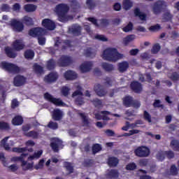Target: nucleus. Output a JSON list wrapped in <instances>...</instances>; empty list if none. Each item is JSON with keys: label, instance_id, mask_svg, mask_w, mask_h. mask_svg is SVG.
I'll return each instance as SVG.
<instances>
[{"label": "nucleus", "instance_id": "obj_1", "mask_svg": "<svg viewBox=\"0 0 179 179\" xmlns=\"http://www.w3.org/2000/svg\"><path fill=\"white\" fill-rule=\"evenodd\" d=\"M102 57L105 61L117 62L118 59L122 58V55L118 52V50L116 48H109L103 50Z\"/></svg>", "mask_w": 179, "mask_h": 179}, {"label": "nucleus", "instance_id": "obj_2", "mask_svg": "<svg viewBox=\"0 0 179 179\" xmlns=\"http://www.w3.org/2000/svg\"><path fill=\"white\" fill-rule=\"evenodd\" d=\"M46 33L47 31L45 29L42 27H34L29 31V35L31 36V37H37L39 45H45V37H44V36H45Z\"/></svg>", "mask_w": 179, "mask_h": 179}, {"label": "nucleus", "instance_id": "obj_3", "mask_svg": "<svg viewBox=\"0 0 179 179\" xmlns=\"http://www.w3.org/2000/svg\"><path fill=\"white\" fill-rule=\"evenodd\" d=\"M55 12L59 17V22H66V14L69 12V6L65 3H59L55 7Z\"/></svg>", "mask_w": 179, "mask_h": 179}, {"label": "nucleus", "instance_id": "obj_4", "mask_svg": "<svg viewBox=\"0 0 179 179\" xmlns=\"http://www.w3.org/2000/svg\"><path fill=\"white\" fill-rule=\"evenodd\" d=\"M28 153H22L20 157H13L11 160L12 162H21L23 171H27V170H31L33 169V163H28L24 161V157L28 156Z\"/></svg>", "mask_w": 179, "mask_h": 179}, {"label": "nucleus", "instance_id": "obj_5", "mask_svg": "<svg viewBox=\"0 0 179 179\" xmlns=\"http://www.w3.org/2000/svg\"><path fill=\"white\" fill-rule=\"evenodd\" d=\"M122 103L124 107L127 108L133 107V108H139L141 107V102L138 100L134 99V97L130 95H126L122 98Z\"/></svg>", "mask_w": 179, "mask_h": 179}, {"label": "nucleus", "instance_id": "obj_6", "mask_svg": "<svg viewBox=\"0 0 179 179\" xmlns=\"http://www.w3.org/2000/svg\"><path fill=\"white\" fill-rule=\"evenodd\" d=\"M1 66L2 69H4V71H6L8 73H19V72H20V68L13 63L2 62Z\"/></svg>", "mask_w": 179, "mask_h": 179}, {"label": "nucleus", "instance_id": "obj_7", "mask_svg": "<svg viewBox=\"0 0 179 179\" xmlns=\"http://www.w3.org/2000/svg\"><path fill=\"white\" fill-rule=\"evenodd\" d=\"M134 155L137 157H148L150 155V150L145 145H141L134 150Z\"/></svg>", "mask_w": 179, "mask_h": 179}, {"label": "nucleus", "instance_id": "obj_8", "mask_svg": "<svg viewBox=\"0 0 179 179\" xmlns=\"http://www.w3.org/2000/svg\"><path fill=\"white\" fill-rule=\"evenodd\" d=\"M166 2L164 1L158 0L152 5V12L154 15H159L162 10L166 9Z\"/></svg>", "mask_w": 179, "mask_h": 179}, {"label": "nucleus", "instance_id": "obj_9", "mask_svg": "<svg viewBox=\"0 0 179 179\" xmlns=\"http://www.w3.org/2000/svg\"><path fill=\"white\" fill-rule=\"evenodd\" d=\"M43 97L45 100H47V101H50V103H52V104H55V106H57V107L64 106V101H62V100L54 98V96L48 92L45 93Z\"/></svg>", "mask_w": 179, "mask_h": 179}, {"label": "nucleus", "instance_id": "obj_10", "mask_svg": "<svg viewBox=\"0 0 179 179\" xmlns=\"http://www.w3.org/2000/svg\"><path fill=\"white\" fill-rule=\"evenodd\" d=\"M10 26L14 31H17V33H20L24 30V24H23V22L16 19H13L10 21Z\"/></svg>", "mask_w": 179, "mask_h": 179}, {"label": "nucleus", "instance_id": "obj_11", "mask_svg": "<svg viewBox=\"0 0 179 179\" xmlns=\"http://www.w3.org/2000/svg\"><path fill=\"white\" fill-rule=\"evenodd\" d=\"M72 62V58L67 55H62L58 60V64L62 67L69 66Z\"/></svg>", "mask_w": 179, "mask_h": 179}, {"label": "nucleus", "instance_id": "obj_12", "mask_svg": "<svg viewBox=\"0 0 179 179\" xmlns=\"http://www.w3.org/2000/svg\"><path fill=\"white\" fill-rule=\"evenodd\" d=\"M130 89L134 93H137L138 94H139L143 90V87L142 85V83H139L138 81L134 80L130 84Z\"/></svg>", "mask_w": 179, "mask_h": 179}, {"label": "nucleus", "instance_id": "obj_13", "mask_svg": "<svg viewBox=\"0 0 179 179\" xmlns=\"http://www.w3.org/2000/svg\"><path fill=\"white\" fill-rule=\"evenodd\" d=\"M26 82H27V78L20 75L16 76L13 79V84L16 87L24 86V85H26Z\"/></svg>", "mask_w": 179, "mask_h": 179}, {"label": "nucleus", "instance_id": "obj_14", "mask_svg": "<svg viewBox=\"0 0 179 179\" xmlns=\"http://www.w3.org/2000/svg\"><path fill=\"white\" fill-rule=\"evenodd\" d=\"M53 141H54L50 143V148L55 153H58V152H59V148L64 146V145H62V141L59 140V138H54Z\"/></svg>", "mask_w": 179, "mask_h": 179}, {"label": "nucleus", "instance_id": "obj_15", "mask_svg": "<svg viewBox=\"0 0 179 179\" xmlns=\"http://www.w3.org/2000/svg\"><path fill=\"white\" fill-rule=\"evenodd\" d=\"M42 26L43 27H45L46 30H50V31L55 30V27H56L55 22H54V21L48 18H45L43 20Z\"/></svg>", "mask_w": 179, "mask_h": 179}, {"label": "nucleus", "instance_id": "obj_16", "mask_svg": "<svg viewBox=\"0 0 179 179\" xmlns=\"http://www.w3.org/2000/svg\"><path fill=\"white\" fill-rule=\"evenodd\" d=\"M57 80H58V73L55 72H51L44 78L45 83H54Z\"/></svg>", "mask_w": 179, "mask_h": 179}, {"label": "nucleus", "instance_id": "obj_17", "mask_svg": "<svg viewBox=\"0 0 179 179\" xmlns=\"http://www.w3.org/2000/svg\"><path fill=\"white\" fill-rule=\"evenodd\" d=\"M94 90L99 96V97H104L107 95V90L106 89L103 88V86L100 84H96L94 85Z\"/></svg>", "mask_w": 179, "mask_h": 179}, {"label": "nucleus", "instance_id": "obj_18", "mask_svg": "<svg viewBox=\"0 0 179 179\" xmlns=\"http://www.w3.org/2000/svg\"><path fill=\"white\" fill-rule=\"evenodd\" d=\"M69 31L73 36H79L82 34V27L78 24H73L69 29Z\"/></svg>", "mask_w": 179, "mask_h": 179}, {"label": "nucleus", "instance_id": "obj_19", "mask_svg": "<svg viewBox=\"0 0 179 179\" xmlns=\"http://www.w3.org/2000/svg\"><path fill=\"white\" fill-rule=\"evenodd\" d=\"M93 67V63L92 62H85L80 66V69L83 73L86 72H90Z\"/></svg>", "mask_w": 179, "mask_h": 179}, {"label": "nucleus", "instance_id": "obj_20", "mask_svg": "<svg viewBox=\"0 0 179 179\" xmlns=\"http://www.w3.org/2000/svg\"><path fill=\"white\" fill-rule=\"evenodd\" d=\"M12 47L15 51H22L24 48V43L20 39H16L13 42Z\"/></svg>", "mask_w": 179, "mask_h": 179}, {"label": "nucleus", "instance_id": "obj_21", "mask_svg": "<svg viewBox=\"0 0 179 179\" xmlns=\"http://www.w3.org/2000/svg\"><path fill=\"white\" fill-rule=\"evenodd\" d=\"M66 80H75L78 78V74L73 71L69 70L64 74Z\"/></svg>", "mask_w": 179, "mask_h": 179}, {"label": "nucleus", "instance_id": "obj_22", "mask_svg": "<svg viewBox=\"0 0 179 179\" xmlns=\"http://www.w3.org/2000/svg\"><path fill=\"white\" fill-rule=\"evenodd\" d=\"M107 163L109 167H117L118 163H120V160L115 157H109Z\"/></svg>", "mask_w": 179, "mask_h": 179}, {"label": "nucleus", "instance_id": "obj_23", "mask_svg": "<svg viewBox=\"0 0 179 179\" xmlns=\"http://www.w3.org/2000/svg\"><path fill=\"white\" fill-rule=\"evenodd\" d=\"M23 117L20 115L15 116L11 121L13 125H15V127H19V125H22V124H23Z\"/></svg>", "mask_w": 179, "mask_h": 179}, {"label": "nucleus", "instance_id": "obj_24", "mask_svg": "<svg viewBox=\"0 0 179 179\" xmlns=\"http://www.w3.org/2000/svg\"><path fill=\"white\" fill-rule=\"evenodd\" d=\"M4 51L8 58H16V57H17V54L14 52L13 49L9 46L6 47Z\"/></svg>", "mask_w": 179, "mask_h": 179}, {"label": "nucleus", "instance_id": "obj_25", "mask_svg": "<svg viewBox=\"0 0 179 179\" xmlns=\"http://www.w3.org/2000/svg\"><path fill=\"white\" fill-rule=\"evenodd\" d=\"M134 15L136 17H139L140 20H146L147 15L145 13H142L139 8L134 9Z\"/></svg>", "mask_w": 179, "mask_h": 179}, {"label": "nucleus", "instance_id": "obj_26", "mask_svg": "<svg viewBox=\"0 0 179 179\" xmlns=\"http://www.w3.org/2000/svg\"><path fill=\"white\" fill-rule=\"evenodd\" d=\"M22 24L25 26H34V21H33V18L29 17L28 15H25L22 19Z\"/></svg>", "mask_w": 179, "mask_h": 179}, {"label": "nucleus", "instance_id": "obj_27", "mask_svg": "<svg viewBox=\"0 0 179 179\" xmlns=\"http://www.w3.org/2000/svg\"><path fill=\"white\" fill-rule=\"evenodd\" d=\"M52 118L55 121L62 120V111L59 109H55L52 114Z\"/></svg>", "mask_w": 179, "mask_h": 179}, {"label": "nucleus", "instance_id": "obj_28", "mask_svg": "<svg viewBox=\"0 0 179 179\" xmlns=\"http://www.w3.org/2000/svg\"><path fill=\"white\" fill-rule=\"evenodd\" d=\"M129 68V63L128 62H122L118 64V70L123 73L127 71Z\"/></svg>", "mask_w": 179, "mask_h": 179}, {"label": "nucleus", "instance_id": "obj_29", "mask_svg": "<svg viewBox=\"0 0 179 179\" xmlns=\"http://www.w3.org/2000/svg\"><path fill=\"white\" fill-rule=\"evenodd\" d=\"M84 55L87 57V58H93V57L96 56V52L92 48H87L84 50Z\"/></svg>", "mask_w": 179, "mask_h": 179}, {"label": "nucleus", "instance_id": "obj_30", "mask_svg": "<svg viewBox=\"0 0 179 179\" xmlns=\"http://www.w3.org/2000/svg\"><path fill=\"white\" fill-rule=\"evenodd\" d=\"M106 176L110 179L118 178V177H120V173H118L117 169H110Z\"/></svg>", "mask_w": 179, "mask_h": 179}, {"label": "nucleus", "instance_id": "obj_31", "mask_svg": "<svg viewBox=\"0 0 179 179\" xmlns=\"http://www.w3.org/2000/svg\"><path fill=\"white\" fill-rule=\"evenodd\" d=\"M24 136H27V138H32V139H38L40 134L34 130H32L28 133H24Z\"/></svg>", "mask_w": 179, "mask_h": 179}, {"label": "nucleus", "instance_id": "obj_32", "mask_svg": "<svg viewBox=\"0 0 179 179\" xmlns=\"http://www.w3.org/2000/svg\"><path fill=\"white\" fill-rule=\"evenodd\" d=\"M13 152H14L15 153H24V152H33L34 150L33 148H29L27 150V148H18V147H15L13 148Z\"/></svg>", "mask_w": 179, "mask_h": 179}, {"label": "nucleus", "instance_id": "obj_33", "mask_svg": "<svg viewBox=\"0 0 179 179\" xmlns=\"http://www.w3.org/2000/svg\"><path fill=\"white\" fill-rule=\"evenodd\" d=\"M80 117L82 118V122L83 124V127H90V121H89V118L87 117L85 113H78Z\"/></svg>", "mask_w": 179, "mask_h": 179}, {"label": "nucleus", "instance_id": "obj_34", "mask_svg": "<svg viewBox=\"0 0 179 179\" xmlns=\"http://www.w3.org/2000/svg\"><path fill=\"white\" fill-rule=\"evenodd\" d=\"M122 5L125 10H129L134 6V2L131 0H123Z\"/></svg>", "mask_w": 179, "mask_h": 179}, {"label": "nucleus", "instance_id": "obj_35", "mask_svg": "<svg viewBox=\"0 0 179 179\" xmlns=\"http://www.w3.org/2000/svg\"><path fill=\"white\" fill-rule=\"evenodd\" d=\"M135 38H136V36L134 34H130V35L127 36L123 39L124 45H128V44H129V43H132V41H134V40H135Z\"/></svg>", "mask_w": 179, "mask_h": 179}, {"label": "nucleus", "instance_id": "obj_36", "mask_svg": "<svg viewBox=\"0 0 179 179\" xmlns=\"http://www.w3.org/2000/svg\"><path fill=\"white\" fill-rule=\"evenodd\" d=\"M37 9V6L34 4H26L24 6V10L25 12H27L28 13L30 12H35V10Z\"/></svg>", "mask_w": 179, "mask_h": 179}, {"label": "nucleus", "instance_id": "obj_37", "mask_svg": "<svg viewBox=\"0 0 179 179\" xmlns=\"http://www.w3.org/2000/svg\"><path fill=\"white\" fill-rule=\"evenodd\" d=\"M170 146L174 152H179V141L178 140H172L171 141Z\"/></svg>", "mask_w": 179, "mask_h": 179}, {"label": "nucleus", "instance_id": "obj_38", "mask_svg": "<svg viewBox=\"0 0 179 179\" xmlns=\"http://www.w3.org/2000/svg\"><path fill=\"white\" fill-rule=\"evenodd\" d=\"M24 57L26 59H33L34 58V51L30 49L25 50Z\"/></svg>", "mask_w": 179, "mask_h": 179}, {"label": "nucleus", "instance_id": "obj_39", "mask_svg": "<svg viewBox=\"0 0 179 179\" xmlns=\"http://www.w3.org/2000/svg\"><path fill=\"white\" fill-rule=\"evenodd\" d=\"M34 71H35V73H37L38 75L44 73V68H43L40 64H34Z\"/></svg>", "mask_w": 179, "mask_h": 179}, {"label": "nucleus", "instance_id": "obj_40", "mask_svg": "<svg viewBox=\"0 0 179 179\" xmlns=\"http://www.w3.org/2000/svg\"><path fill=\"white\" fill-rule=\"evenodd\" d=\"M46 68L48 71H52L55 69V60L54 59H50L47 62Z\"/></svg>", "mask_w": 179, "mask_h": 179}, {"label": "nucleus", "instance_id": "obj_41", "mask_svg": "<svg viewBox=\"0 0 179 179\" xmlns=\"http://www.w3.org/2000/svg\"><path fill=\"white\" fill-rule=\"evenodd\" d=\"M102 68L106 72H111L112 71H114V66L106 62L102 63Z\"/></svg>", "mask_w": 179, "mask_h": 179}, {"label": "nucleus", "instance_id": "obj_42", "mask_svg": "<svg viewBox=\"0 0 179 179\" xmlns=\"http://www.w3.org/2000/svg\"><path fill=\"white\" fill-rule=\"evenodd\" d=\"M10 126L9 123L3 121H0V131H9Z\"/></svg>", "mask_w": 179, "mask_h": 179}, {"label": "nucleus", "instance_id": "obj_43", "mask_svg": "<svg viewBox=\"0 0 179 179\" xmlns=\"http://www.w3.org/2000/svg\"><path fill=\"white\" fill-rule=\"evenodd\" d=\"M86 5L90 10H93V9H94V8L97 6L96 1H94V0H87Z\"/></svg>", "mask_w": 179, "mask_h": 179}, {"label": "nucleus", "instance_id": "obj_44", "mask_svg": "<svg viewBox=\"0 0 179 179\" xmlns=\"http://www.w3.org/2000/svg\"><path fill=\"white\" fill-rule=\"evenodd\" d=\"M41 155H43V150H38V152H34L33 155H30L28 157V160H34V159H40Z\"/></svg>", "mask_w": 179, "mask_h": 179}, {"label": "nucleus", "instance_id": "obj_45", "mask_svg": "<svg viewBox=\"0 0 179 179\" xmlns=\"http://www.w3.org/2000/svg\"><path fill=\"white\" fill-rule=\"evenodd\" d=\"M8 139H9V137H5L1 141L0 143L1 146L4 148L5 150H10V147H9V144L6 143V142H8Z\"/></svg>", "mask_w": 179, "mask_h": 179}, {"label": "nucleus", "instance_id": "obj_46", "mask_svg": "<svg viewBox=\"0 0 179 179\" xmlns=\"http://www.w3.org/2000/svg\"><path fill=\"white\" fill-rule=\"evenodd\" d=\"M83 167H92L94 164V161L90 159H86L82 163Z\"/></svg>", "mask_w": 179, "mask_h": 179}, {"label": "nucleus", "instance_id": "obj_47", "mask_svg": "<svg viewBox=\"0 0 179 179\" xmlns=\"http://www.w3.org/2000/svg\"><path fill=\"white\" fill-rule=\"evenodd\" d=\"M64 166L69 171V174H72L73 173V166L71 164V162H65L64 163Z\"/></svg>", "mask_w": 179, "mask_h": 179}, {"label": "nucleus", "instance_id": "obj_48", "mask_svg": "<svg viewBox=\"0 0 179 179\" xmlns=\"http://www.w3.org/2000/svg\"><path fill=\"white\" fill-rule=\"evenodd\" d=\"M78 90H76L72 94V97H76V96H83V92H82V87L80 85L77 86Z\"/></svg>", "mask_w": 179, "mask_h": 179}, {"label": "nucleus", "instance_id": "obj_49", "mask_svg": "<svg viewBox=\"0 0 179 179\" xmlns=\"http://www.w3.org/2000/svg\"><path fill=\"white\" fill-rule=\"evenodd\" d=\"M136 164H135V162H131L126 166V170L128 171H134V170H136Z\"/></svg>", "mask_w": 179, "mask_h": 179}, {"label": "nucleus", "instance_id": "obj_50", "mask_svg": "<svg viewBox=\"0 0 179 179\" xmlns=\"http://www.w3.org/2000/svg\"><path fill=\"white\" fill-rule=\"evenodd\" d=\"M169 79H171V80H173V82H177L178 80H179L178 72L177 71L173 72L170 76Z\"/></svg>", "mask_w": 179, "mask_h": 179}, {"label": "nucleus", "instance_id": "obj_51", "mask_svg": "<svg viewBox=\"0 0 179 179\" xmlns=\"http://www.w3.org/2000/svg\"><path fill=\"white\" fill-rule=\"evenodd\" d=\"M100 150H101V145L100 144L96 143L92 145V152L94 155H96Z\"/></svg>", "mask_w": 179, "mask_h": 179}, {"label": "nucleus", "instance_id": "obj_52", "mask_svg": "<svg viewBox=\"0 0 179 179\" xmlns=\"http://www.w3.org/2000/svg\"><path fill=\"white\" fill-rule=\"evenodd\" d=\"M138 164L141 167H146L149 164V159H141L138 161Z\"/></svg>", "mask_w": 179, "mask_h": 179}, {"label": "nucleus", "instance_id": "obj_53", "mask_svg": "<svg viewBox=\"0 0 179 179\" xmlns=\"http://www.w3.org/2000/svg\"><path fill=\"white\" fill-rule=\"evenodd\" d=\"M134 29V24L132 22H129V24L124 27L122 30L124 31V33H128L129 31H132V29Z\"/></svg>", "mask_w": 179, "mask_h": 179}, {"label": "nucleus", "instance_id": "obj_54", "mask_svg": "<svg viewBox=\"0 0 179 179\" xmlns=\"http://www.w3.org/2000/svg\"><path fill=\"white\" fill-rule=\"evenodd\" d=\"M157 159L158 160H160L161 162H163L166 159V153L165 151H160L157 155Z\"/></svg>", "mask_w": 179, "mask_h": 179}, {"label": "nucleus", "instance_id": "obj_55", "mask_svg": "<svg viewBox=\"0 0 179 179\" xmlns=\"http://www.w3.org/2000/svg\"><path fill=\"white\" fill-rule=\"evenodd\" d=\"M103 80L105 81L103 83L104 86H107L108 87H111V86H113V80H111L110 78L106 77Z\"/></svg>", "mask_w": 179, "mask_h": 179}, {"label": "nucleus", "instance_id": "obj_56", "mask_svg": "<svg viewBox=\"0 0 179 179\" xmlns=\"http://www.w3.org/2000/svg\"><path fill=\"white\" fill-rule=\"evenodd\" d=\"M75 103L77 106H83L85 104V99L82 96H78L75 100Z\"/></svg>", "mask_w": 179, "mask_h": 179}, {"label": "nucleus", "instance_id": "obj_57", "mask_svg": "<svg viewBox=\"0 0 179 179\" xmlns=\"http://www.w3.org/2000/svg\"><path fill=\"white\" fill-rule=\"evenodd\" d=\"M143 118L145 121H148V122H152V115L146 110L143 112Z\"/></svg>", "mask_w": 179, "mask_h": 179}, {"label": "nucleus", "instance_id": "obj_58", "mask_svg": "<svg viewBox=\"0 0 179 179\" xmlns=\"http://www.w3.org/2000/svg\"><path fill=\"white\" fill-rule=\"evenodd\" d=\"M160 45L159 43H157L152 46V48L151 50L152 54H157L159 51H160Z\"/></svg>", "mask_w": 179, "mask_h": 179}, {"label": "nucleus", "instance_id": "obj_59", "mask_svg": "<svg viewBox=\"0 0 179 179\" xmlns=\"http://www.w3.org/2000/svg\"><path fill=\"white\" fill-rule=\"evenodd\" d=\"M174 157L175 154L172 150L165 151V157H167L169 160H171V159H174Z\"/></svg>", "mask_w": 179, "mask_h": 179}, {"label": "nucleus", "instance_id": "obj_60", "mask_svg": "<svg viewBox=\"0 0 179 179\" xmlns=\"http://www.w3.org/2000/svg\"><path fill=\"white\" fill-rule=\"evenodd\" d=\"M170 173L172 176H177L178 174V170L177 169V166L175 164L171 166Z\"/></svg>", "mask_w": 179, "mask_h": 179}, {"label": "nucleus", "instance_id": "obj_61", "mask_svg": "<svg viewBox=\"0 0 179 179\" xmlns=\"http://www.w3.org/2000/svg\"><path fill=\"white\" fill-rule=\"evenodd\" d=\"M163 17L166 22H170L173 19V15L170 12H166L164 14Z\"/></svg>", "mask_w": 179, "mask_h": 179}, {"label": "nucleus", "instance_id": "obj_62", "mask_svg": "<svg viewBox=\"0 0 179 179\" xmlns=\"http://www.w3.org/2000/svg\"><path fill=\"white\" fill-rule=\"evenodd\" d=\"M91 101L92 102V104L94 106V107H100V106L103 104L101 100L99 99L98 98L94 99Z\"/></svg>", "mask_w": 179, "mask_h": 179}, {"label": "nucleus", "instance_id": "obj_63", "mask_svg": "<svg viewBox=\"0 0 179 179\" xmlns=\"http://www.w3.org/2000/svg\"><path fill=\"white\" fill-rule=\"evenodd\" d=\"M70 90H71L68 87H62V94H63V96H64V97H67V96L69 95Z\"/></svg>", "mask_w": 179, "mask_h": 179}, {"label": "nucleus", "instance_id": "obj_64", "mask_svg": "<svg viewBox=\"0 0 179 179\" xmlns=\"http://www.w3.org/2000/svg\"><path fill=\"white\" fill-rule=\"evenodd\" d=\"M162 29V27H160V24H157L155 25H152L150 27L149 30L150 31H159Z\"/></svg>", "mask_w": 179, "mask_h": 179}]
</instances>
